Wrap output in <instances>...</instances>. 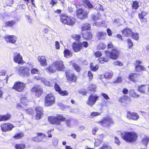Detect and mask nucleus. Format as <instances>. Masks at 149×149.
Returning a JSON list of instances; mask_svg holds the SVG:
<instances>
[{
    "instance_id": "9b49d317",
    "label": "nucleus",
    "mask_w": 149,
    "mask_h": 149,
    "mask_svg": "<svg viewBox=\"0 0 149 149\" xmlns=\"http://www.w3.org/2000/svg\"><path fill=\"white\" fill-rule=\"evenodd\" d=\"M14 127V126L13 125L10 123H6L2 124L1 125L2 130L4 132L11 130Z\"/></svg>"
},
{
    "instance_id": "aec40b11",
    "label": "nucleus",
    "mask_w": 149,
    "mask_h": 149,
    "mask_svg": "<svg viewBox=\"0 0 149 149\" xmlns=\"http://www.w3.org/2000/svg\"><path fill=\"white\" fill-rule=\"evenodd\" d=\"M54 88L56 90L58 91L59 93L61 94V95L64 96L67 95L68 94V93L66 91H61V89L59 86L58 85L55 84L54 85Z\"/></svg>"
},
{
    "instance_id": "58836bf2",
    "label": "nucleus",
    "mask_w": 149,
    "mask_h": 149,
    "mask_svg": "<svg viewBox=\"0 0 149 149\" xmlns=\"http://www.w3.org/2000/svg\"><path fill=\"white\" fill-rule=\"evenodd\" d=\"M102 142V140H100L99 137H98V138L95 139V146L97 147Z\"/></svg>"
},
{
    "instance_id": "e2e57ef3",
    "label": "nucleus",
    "mask_w": 149,
    "mask_h": 149,
    "mask_svg": "<svg viewBox=\"0 0 149 149\" xmlns=\"http://www.w3.org/2000/svg\"><path fill=\"white\" fill-rule=\"evenodd\" d=\"M122 78L121 77H118L115 81L114 82L116 83H119L122 82Z\"/></svg>"
},
{
    "instance_id": "39448f33",
    "label": "nucleus",
    "mask_w": 149,
    "mask_h": 149,
    "mask_svg": "<svg viewBox=\"0 0 149 149\" xmlns=\"http://www.w3.org/2000/svg\"><path fill=\"white\" fill-rule=\"evenodd\" d=\"M17 72L20 76L27 77L30 75V70L27 67L21 66L17 69Z\"/></svg>"
},
{
    "instance_id": "72a5a7b5",
    "label": "nucleus",
    "mask_w": 149,
    "mask_h": 149,
    "mask_svg": "<svg viewBox=\"0 0 149 149\" xmlns=\"http://www.w3.org/2000/svg\"><path fill=\"white\" fill-rule=\"evenodd\" d=\"M145 85H142L141 86H139L138 87V91L140 92L144 93L145 92V90L146 88Z\"/></svg>"
},
{
    "instance_id": "a211bd4d",
    "label": "nucleus",
    "mask_w": 149,
    "mask_h": 149,
    "mask_svg": "<svg viewBox=\"0 0 149 149\" xmlns=\"http://www.w3.org/2000/svg\"><path fill=\"white\" fill-rule=\"evenodd\" d=\"M132 32L131 29L129 28H126L122 31V34L124 36L130 37L132 36Z\"/></svg>"
},
{
    "instance_id": "69168bd1",
    "label": "nucleus",
    "mask_w": 149,
    "mask_h": 149,
    "mask_svg": "<svg viewBox=\"0 0 149 149\" xmlns=\"http://www.w3.org/2000/svg\"><path fill=\"white\" fill-rule=\"evenodd\" d=\"M88 75L89 77V79H93V74L91 71H88Z\"/></svg>"
},
{
    "instance_id": "dca6fc26",
    "label": "nucleus",
    "mask_w": 149,
    "mask_h": 149,
    "mask_svg": "<svg viewBox=\"0 0 149 149\" xmlns=\"http://www.w3.org/2000/svg\"><path fill=\"white\" fill-rule=\"evenodd\" d=\"M66 77L68 81L72 82H75L77 79L76 76L73 74L69 73L68 72H66Z\"/></svg>"
},
{
    "instance_id": "e433bc0d",
    "label": "nucleus",
    "mask_w": 149,
    "mask_h": 149,
    "mask_svg": "<svg viewBox=\"0 0 149 149\" xmlns=\"http://www.w3.org/2000/svg\"><path fill=\"white\" fill-rule=\"evenodd\" d=\"M90 66L91 70L94 72L97 71L99 68V66L98 65L94 66L93 65L92 63L90 64Z\"/></svg>"
},
{
    "instance_id": "f704fd0d",
    "label": "nucleus",
    "mask_w": 149,
    "mask_h": 149,
    "mask_svg": "<svg viewBox=\"0 0 149 149\" xmlns=\"http://www.w3.org/2000/svg\"><path fill=\"white\" fill-rule=\"evenodd\" d=\"M25 147V145L23 143L17 144L15 146V148L16 149H24Z\"/></svg>"
},
{
    "instance_id": "bb28decb",
    "label": "nucleus",
    "mask_w": 149,
    "mask_h": 149,
    "mask_svg": "<svg viewBox=\"0 0 149 149\" xmlns=\"http://www.w3.org/2000/svg\"><path fill=\"white\" fill-rule=\"evenodd\" d=\"M130 95L132 97L135 98H137L139 97V95L136 93L135 91L133 89L131 90L129 92Z\"/></svg>"
},
{
    "instance_id": "473e14b6",
    "label": "nucleus",
    "mask_w": 149,
    "mask_h": 149,
    "mask_svg": "<svg viewBox=\"0 0 149 149\" xmlns=\"http://www.w3.org/2000/svg\"><path fill=\"white\" fill-rule=\"evenodd\" d=\"M15 23V22L13 20L6 21L5 23V26H13Z\"/></svg>"
},
{
    "instance_id": "7ed1b4c3",
    "label": "nucleus",
    "mask_w": 149,
    "mask_h": 149,
    "mask_svg": "<svg viewBox=\"0 0 149 149\" xmlns=\"http://www.w3.org/2000/svg\"><path fill=\"white\" fill-rule=\"evenodd\" d=\"M60 19L62 23L70 26H73L75 22V19L73 17L66 15H61Z\"/></svg>"
},
{
    "instance_id": "774afa93",
    "label": "nucleus",
    "mask_w": 149,
    "mask_h": 149,
    "mask_svg": "<svg viewBox=\"0 0 149 149\" xmlns=\"http://www.w3.org/2000/svg\"><path fill=\"white\" fill-rule=\"evenodd\" d=\"M113 47V45L111 42H109L107 44V48L108 49H112Z\"/></svg>"
},
{
    "instance_id": "20e7f679",
    "label": "nucleus",
    "mask_w": 149,
    "mask_h": 149,
    "mask_svg": "<svg viewBox=\"0 0 149 149\" xmlns=\"http://www.w3.org/2000/svg\"><path fill=\"white\" fill-rule=\"evenodd\" d=\"M65 118L62 116L58 115L56 117L51 116L49 117L48 120L49 122L53 124L59 125L61 124V122L65 120Z\"/></svg>"
},
{
    "instance_id": "4be33fe9",
    "label": "nucleus",
    "mask_w": 149,
    "mask_h": 149,
    "mask_svg": "<svg viewBox=\"0 0 149 149\" xmlns=\"http://www.w3.org/2000/svg\"><path fill=\"white\" fill-rule=\"evenodd\" d=\"M72 46L73 49L75 52H78L82 49V46H81V44H80L79 43L74 42L72 44Z\"/></svg>"
},
{
    "instance_id": "6ab92c4d",
    "label": "nucleus",
    "mask_w": 149,
    "mask_h": 149,
    "mask_svg": "<svg viewBox=\"0 0 149 149\" xmlns=\"http://www.w3.org/2000/svg\"><path fill=\"white\" fill-rule=\"evenodd\" d=\"M20 102L21 104H17V107L18 108H21L22 107L24 108L27 105L28 101L25 97H23L21 98Z\"/></svg>"
},
{
    "instance_id": "de8ad7c7",
    "label": "nucleus",
    "mask_w": 149,
    "mask_h": 149,
    "mask_svg": "<svg viewBox=\"0 0 149 149\" xmlns=\"http://www.w3.org/2000/svg\"><path fill=\"white\" fill-rule=\"evenodd\" d=\"M100 112H93L91 113L90 116V118H93L94 117H96L100 115Z\"/></svg>"
},
{
    "instance_id": "ea45409f",
    "label": "nucleus",
    "mask_w": 149,
    "mask_h": 149,
    "mask_svg": "<svg viewBox=\"0 0 149 149\" xmlns=\"http://www.w3.org/2000/svg\"><path fill=\"white\" fill-rule=\"evenodd\" d=\"M132 38L136 40H138L139 39V35L137 33H134L132 32Z\"/></svg>"
},
{
    "instance_id": "864d4df0",
    "label": "nucleus",
    "mask_w": 149,
    "mask_h": 149,
    "mask_svg": "<svg viewBox=\"0 0 149 149\" xmlns=\"http://www.w3.org/2000/svg\"><path fill=\"white\" fill-rule=\"evenodd\" d=\"M23 136V134H18L15 135L14 137L15 139H20Z\"/></svg>"
},
{
    "instance_id": "4c0bfd02",
    "label": "nucleus",
    "mask_w": 149,
    "mask_h": 149,
    "mask_svg": "<svg viewBox=\"0 0 149 149\" xmlns=\"http://www.w3.org/2000/svg\"><path fill=\"white\" fill-rule=\"evenodd\" d=\"M113 74V72L112 71L106 72L104 76L105 78L110 79L111 78Z\"/></svg>"
},
{
    "instance_id": "5701e85b",
    "label": "nucleus",
    "mask_w": 149,
    "mask_h": 149,
    "mask_svg": "<svg viewBox=\"0 0 149 149\" xmlns=\"http://www.w3.org/2000/svg\"><path fill=\"white\" fill-rule=\"evenodd\" d=\"M107 36L106 33L102 31H99L97 33L96 37L99 40L104 39Z\"/></svg>"
},
{
    "instance_id": "13d9d810",
    "label": "nucleus",
    "mask_w": 149,
    "mask_h": 149,
    "mask_svg": "<svg viewBox=\"0 0 149 149\" xmlns=\"http://www.w3.org/2000/svg\"><path fill=\"white\" fill-rule=\"evenodd\" d=\"M103 22L102 21L100 22H96L93 24V25L97 26H99L103 24Z\"/></svg>"
},
{
    "instance_id": "2eb2a0df",
    "label": "nucleus",
    "mask_w": 149,
    "mask_h": 149,
    "mask_svg": "<svg viewBox=\"0 0 149 149\" xmlns=\"http://www.w3.org/2000/svg\"><path fill=\"white\" fill-rule=\"evenodd\" d=\"M31 91L32 92H35L36 96L37 97H39L42 93L41 89L38 86L33 87L32 88Z\"/></svg>"
},
{
    "instance_id": "2f4dec72",
    "label": "nucleus",
    "mask_w": 149,
    "mask_h": 149,
    "mask_svg": "<svg viewBox=\"0 0 149 149\" xmlns=\"http://www.w3.org/2000/svg\"><path fill=\"white\" fill-rule=\"evenodd\" d=\"M10 118V116L9 114L4 116H0V121H2L9 119Z\"/></svg>"
},
{
    "instance_id": "423d86ee",
    "label": "nucleus",
    "mask_w": 149,
    "mask_h": 149,
    "mask_svg": "<svg viewBox=\"0 0 149 149\" xmlns=\"http://www.w3.org/2000/svg\"><path fill=\"white\" fill-rule=\"evenodd\" d=\"M55 101L54 97L52 93L47 94L45 98V106H49L53 104Z\"/></svg>"
},
{
    "instance_id": "9d476101",
    "label": "nucleus",
    "mask_w": 149,
    "mask_h": 149,
    "mask_svg": "<svg viewBox=\"0 0 149 149\" xmlns=\"http://www.w3.org/2000/svg\"><path fill=\"white\" fill-rule=\"evenodd\" d=\"M99 98V96L95 95H92L90 96L87 101V104L92 106L95 104L97 100Z\"/></svg>"
},
{
    "instance_id": "79ce46f5",
    "label": "nucleus",
    "mask_w": 149,
    "mask_h": 149,
    "mask_svg": "<svg viewBox=\"0 0 149 149\" xmlns=\"http://www.w3.org/2000/svg\"><path fill=\"white\" fill-rule=\"evenodd\" d=\"M127 44L128 47L130 49L133 46V43L131 40L128 39L127 40Z\"/></svg>"
},
{
    "instance_id": "3c124183",
    "label": "nucleus",
    "mask_w": 149,
    "mask_h": 149,
    "mask_svg": "<svg viewBox=\"0 0 149 149\" xmlns=\"http://www.w3.org/2000/svg\"><path fill=\"white\" fill-rule=\"evenodd\" d=\"M113 64L115 65H118L120 66H123V63L119 61H115L113 62Z\"/></svg>"
},
{
    "instance_id": "f8f14e48",
    "label": "nucleus",
    "mask_w": 149,
    "mask_h": 149,
    "mask_svg": "<svg viewBox=\"0 0 149 149\" xmlns=\"http://www.w3.org/2000/svg\"><path fill=\"white\" fill-rule=\"evenodd\" d=\"M5 41L8 43H15L17 41V38L14 35L6 36L4 37Z\"/></svg>"
},
{
    "instance_id": "0eeeda50",
    "label": "nucleus",
    "mask_w": 149,
    "mask_h": 149,
    "mask_svg": "<svg viewBox=\"0 0 149 149\" xmlns=\"http://www.w3.org/2000/svg\"><path fill=\"white\" fill-rule=\"evenodd\" d=\"M105 53L107 56L110 57L114 60L117 59L119 54V51L116 49H113L111 52L108 50L106 51Z\"/></svg>"
},
{
    "instance_id": "0e129e2a",
    "label": "nucleus",
    "mask_w": 149,
    "mask_h": 149,
    "mask_svg": "<svg viewBox=\"0 0 149 149\" xmlns=\"http://www.w3.org/2000/svg\"><path fill=\"white\" fill-rule=\"evenodd\" d=\"M96 8L97 10H101L102 11H103L104 10L102 6L99 4H98L97 5Z\"/></svg>"
},
{
    "instance_id": "49530a36",
    "label": "nucleus",
    "mask_w": 149,
    "mask_h": 149,
    "mask_svg": "<svg viewBox=\"0 0 149 149\" xmlns=\"http://www.w3.org/2000/svg\"><path fill=\"white\" fill-rule=\"evenodd\" d=\"M90 25L87 23L83 26L82 27V30H86L90 29Z\"/></svg>"
},
{
    "instance_id": "c85d7f7f",
    "label": "nucleus",
    "mask_w": 149,
    "mask_h": 149,
    "mask_svg": "<svg viewBox=\"0 0 149 149\" xmlns=\"http://www.w3.org/2000/svg\"><path fill=\"white\" fill-rule=\"evenodd\" d=\"M83 36L84 38L87 40L90 39L92 38V35L90 32H86L83 34Z\"/></svg>"
},
{
    "instance_id": "8fccbe9b",
    "label": "nucleus",
    "mask_w": 149,
    "mask_h": 149,
    "mask_svg": "<svg viewBox=\"0 0 149 149\" xmlns=\"http://www.w3.org/2000/svg\"><path fill=\"white\" fill-rule=\"evenodd\" d=\"M100 18L101 15L99 14H97L96 15H94L92 17L94 21H97L98 19H100Z\"/></svg>"
},
{
    "instance_id": "393cba45",
    "label": "nucleus",
    "mask_w": 149,
    "mask_h": 149,
    "mask_svg": "<svg viewBox=\"0 0 149 149\" xmlns=\"http://www.w3.org/2000/svg\"><path fill=\"white\" fill-rule=\"evenodd\" d=\"M37 135V136L32 138V140L36 141H41V140L39 139V138L40 136L42 137H46V136L45 134L42 133H38Z\"/></svg>"
},
{
    "instance_id": "b1692460",
    "label": "nucleus",
    "mask_w": 149,
    "mask_h": 149,
    "mask_svg": "<svg viewBox=\"0 0 149 149\" xmlns=\"http://www.w3.org/2000/svg\"><path fill=\"white\" fill-rule=\"evenodd\" d=\"M129 79L133 82H136L137 80V75L136 73H131L129 75Z\"/></svg>"
},
{
    "instance_id": "a878e982",
    "label": "nucleus",
    "mask_w": 149,
    "mask_h": 149,
    "mask_svg": "<svg viewBox=\"0 0 149 149\" xmlns=\"http://www.w3.org/2000/svg\"><path fill=\"white\" fill-rule=\"evenodd\" d=\"M135 70L136 71L140 72L145 70L146 69L143 66L140 65H135Z\"/></svg>"
},
{
    "instance_id": "5fc2aeb1",
    "label": "nucleus",
    "mask_w": 149,
    "mask_h": 149,
    "mask_svg": "<svg viewBox=\"0 0 149 149\" xmlns=\"http://www.w3.org/2000/svg\"><path fill=\"white\" fill-rule=\"evenodd\" d=\"M81 45L82 46V47H84L85 48L87 47L88 46V44L87 42L84 41L82 42H79Z\"/></svg>"
},
{
    "instance_id": "6e6d98bb",
    "label": "nucleus",
    "mask_w": 149,
    "mask_h": 149,
    "mask_svg": "<svg viewBox=\"0 0 149 149\" xmlns=\"http://www.w3.org/2000/svg\"><path fill=\"white\" fill-rule=\"evenodd\" d=\"M43 81L42 82L44 83L45 85L47 86H51L53 85L52 84H51L49 82V81L45 80H45H43Z\"/></svg>"
},
{
    "instance_id": "7c9ffc66",
    "label": "nucleus",
    "mask_w": 149,
    "mask_h": 149,
    "mask_svg": "<svg viewBox=\"0 0 149 149\" xmlns=\"http://www.w3.org/2000/svg\"><path fill=\"white\" fill-rule=\"evenodd\" d=\"M96 86L94 84H89L88 87V89L91 92H95L96 90Z\"/></svg>"
},
{
    "instance_id": "4d7b16f0",
    "label": "nucleus",
    "mask_w": 149,
    "mask_h": 149,
    "mask_svg": "<svg viewBox=\"0 0 149 149\" xmlns=\"http://www.w3.org/2000/svg\"><path fill=\"white\" fill-rule=\"evenodd\" d=\"M114 142L117 145L119 146L120 145V142L119 141L118 138L116 137L115 136L114 137Z\"/></svg>"
},
{
    "instance_id": "c03bdc74",
    "label": "nucleus",
    "mask_w": 149,
    "mask_h": 149,
    "mask_svg": "<svg viewBox=\"0 0 149 149\" xmlns=\"http://www.w3.org/2000/svg\"><path fill=\"white\" fill-rule=\"evenodd\" d=\"M149 140V137L148 136H146L143 138L142 141V143L146 146L148 144V140Z\"/></svg>"
},
{
    "instance_id": "f257e3e1",
    "label": "nucleus",
    "mask_w": 149,
    "mask_h": 149,
    "mask_svg": "<svg viewBox=\"0 0 149 149\" xmlns=\"http://www.w3.org/2000/svg\"><path fill=\"white\" fill-rule=\"evenodd\" d=\"M121 137L123 140L127 142H132L137 140L138 135L134 132H125L121 133Z\"/></svg>"
},
{
    "instance_id": "680f3d73",
    "label": "nucleus",
    "mask_w": 149,
    "mask_h": 149,
    "mask_svg": "<svg viewBox=\"0 0 149 149\" xmlns=\"http://www.w3.org/2000/svg\"><path fill=\"white\" fill-rule=\"evenodd\" d=\"M74 68L77 72H79L80 71V68L78 65L76 64H74Z\"/></svg>"
},
{
    "instance_id": "4468645a",
    "label": "nucleus",
    "mask_w": 149,
    "mask_h": 149,
    "mask_svg": "<svg viewBox=\"0 0 149 149\" xmlns=\"http://www.w3.org/2000/svg\"><path fill=\"white\" fill-rule=\"evenodd\" d=\"M13 59L14 61L18 64H24L25 63L23 60L22 57L19 53H16L15 54Z\"/></svg>"
},
{
    "instance_id": "338daca9",
    "label": "nucleus",
    "mask_w": 149,
    "mask_h": 149,
    "mask_svg": "<svg viewBox=\"0 0 149 149\" xmlns=\"http://www.w3.org/2000/svg\"><path fill=\"white\" fill-rule=\"evenodd\" d=\"M55 48L56 49H60V44L58 42L56 41L55 42Z\"/></svg>"
},
{
    "instance_id": "f3484780",
    "label": "nucleus",
    "mask_w": 149,
    "mask_h": 149,
    "mask_svg": "<svg viewBox=\"0 0 149 149\" xmlns=\"http://www.w3.org/2000/svg\"><path fill=\"white\" fill-rule=\"evenodd\" d=\"M127 117L129 119H132L136 120L139 118V115L136 113L128 112L127 113Z\"/></svg>"
},
{
    "instance_id": "f03ea898",
    "label": "nucleus",
    "mask_w": 149,
    "mask_h": 149,
    "mask_svg": "<svg viewBox=\"0 0 149 149\" xmlns=\"http://www.w3.org/2000/svg\"><path fill=\"white\" fill-rule=\"evenodd\" d=\"M65 67L62 61H57L54 62L52 65L49 66L47 69L51 72H54L57 70L59 71L63 70Z\"/></svg>"
},
{
    "instance_id": "cd10ccee",
    "label": "nucleus",
    "mask_w": 149,
    "mask_h": 149,
    "mask_svg": "<svg viewBox=\"0 0 149 149\" xmlns=\"http://www.w3.org/2000/svg\"><path fill=\"white\" fill-rule=\"evenodd\" d=\"M64 56L65 57L68 58L71 57L72 56V53L68 49H65L64 52Z\"/></svg>"
},
{
    "instance_id": "6e6552de",
    "label": "nucleus",
    "mask_w": 149,
    "mask_h": 149,
    "mask_svg": "<svg viewBox=\"0 0 149 149\" xmlns=\"http://www.w3.org/2000/svg\"><path fill=\"white\" fill-rule=\"evenodd\" d=\"M88 12L85 9L80 8L77 11V15L78 18L84 19L87 17Z\"/></svg>"
},
{
    "instance_id": "ddd939ff",
    "label": "nucleus",
    "mask_w": 149,
    "mask_h": 149,
    "mask_svg": "<svg viewBox=\"0 0 149 149\" xmlns=\"http://www.w3.org/2000/svg\"><path fill=\"white\" fill-rule=\"evenodd\" d=\"M100 123L102 126L107 127L112 123L113 121L110 117H107L100 122Z\"/></svg>"
},
{
    "instance_id": "37998d69",
    "label": "nucleus",
    "mask_w": 149,
    "mask_h": 149,
    "mask_svg": "<svg viewBox=\"0 0 149 149\" xmlns=\"http://www.w3.org/2000/svg\"><path fill=\"white\" fill-rule=\"evenodd\" d=\"M99 61L101 63H103L108 61V59L106 57H101L99 58Z\"/></svg>"
},
{
    "instance_id": "603ef678",
    "label": "nucleus",
    "mask_w": 149,
    "mask_h": 149,
    "mask_svg": "<svg viewBox=\"0 0 149 149\" xmlns=\"http://www.w3.org/2000/svg\"><path fill=\"white\" fill-rule=\"evenodd\" d=\"M43 115L42 112H36V118L37 119H39L41 118Z\"/></svg>"
},
{
    "instance_id": "c756f323",
    "label": "nucleus",
    "mask_w": 149,
    "mask_h": 149,
    "mask_svg": "<svg viewBox=\"0 0 149 149\" xmlns=\"http://www.w3.org/2000/svg\"><path fill=\"white\" fill-rule=\"evenodd\" d=\"M85 6H86L89 8H91L93 7V5L88 0H82Z\"/></svg>"
},
{
    "instance_id": "a19ab883",
    "label": "nucleus",
    "mask_w": 149,
    "mask_h": 149,
    "mask_svg": "<svg viewBox=\"0 0 149 149\" xmlns=\"http://www.w3.org/2000/svg\"><path fill=\"white\" fill-rule=\"evenodd\" d=\"M73 121H71L70 120H67L66 121L65 124L68 127L70 128L72 127L73 126V123H74Z\"/></svg>"
},
{
    "instance_id": "412c9836",
    "label": "nucleus",
    "mask_w": 149,
    "mask_h": 149,
    "mask_svg": "<svg viewBox=\"0 0 149 149\" xmlns=\"http://www.w3.org/2000/svg\"><path fill=\"white\" fill-rule=\"evenodd\" d=\"M37 59L41 66L46 65V60L45 56H38V57Z\"/></svg>"
},
{
    "instance_id": "052dcab7",
    "label": "nucleus",
    "mask_w": 149,
    "mask_h": 149,
    "mask_svg": "<svg viewBox=\"0 0 149 149\" xmlns=\"http://www.w3.org/2000/svg\"><path fill=\"white\" fill-rule=\"evenodd\" d=\"M39 72V70L37 69L33 68L31 70V73L32 74H36L37 73Z\"/></svg>"
},
{
    "instance_id": "1a4fd4ad",
    "label": "nucleus",
    "mask_w": 149,
    "mask_h": 149,
    "mask_svg": "<svg viewBox=\"0 0 149 149\" xmlns=\"http://www.w3.org/2000/svg\"><path fill=\"white\" fill-rule=\"evenodd\" d=\"M25 84L22 82H17L15 83L13 88L18 92L22 91L25 87Z\"/></svg>"
},
{
    "instance_id": "09e8293b",
    "label": "nucleus",
    "mask_w": 149,
    "mask_h": 149,
    "mask_svg": "<svg viewBox=\"0 0 149 149\" xmlns=\"http://www.w3.org/2000/svg\"><path fill=\"white\" fill-rule=\"evenodd\" d=\"M133 8L136 9L139 7L138 3L137 1H134L133 2V4L132 5Z\"/></svg>"
},
{
    "instance_id": "a18cd8bd",
    "label": "nucleus",
    "mask_w": 149,
    "mask_h": 149,
    "mask_svg": "<svg viewBox=\"0 0 149 149\" xmlns=\"http://www.w3.org/2000/svg\"><path fill=\"white\" fill-rule=\"evenodd\" d=\"M105 44L103 42L100 43L97 46V48L99 49H104L106 47Z\"/></svg>"
},
{
    "instance_id": "bf43d9fd",
    "label": "nucleus",
    "mask_w": 149,
    "mask_h": 149,
    "mask_svg": "<svg viewBox=\"0 0 149 149\" xmlns=\"http://www.w3.org/2000/svg\"><path fill=\"white\" fill-rule=\"evenodd\" d=\"M58 140L56 138H54L52 140V143L55 146H57L58 144Z\"/></svg>"
},
{
    "instance_id": "c9c22d12",
    "label": "nucleus",
    "mask_w": 149,
    "mask_h": 149,
    "mask_svg": "<svg viewBox=\"0 0 149 149\" xmlns=\"http://www.w3.org/2000/svg\"><path fill=\"white\" fill-rule=\"evenodd\" d=\"M99 149H112L110 146H108L106 143H104L100 146Z\"/></svg>"
}]
</instances>
